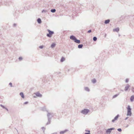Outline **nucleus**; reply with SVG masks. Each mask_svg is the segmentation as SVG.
I'll return each mask as SVG.
<instances>
[{
    "mask_svg": "<svg viewBox=\"0 0 134 134\" xmlns=\"http://www.w3.org/2000/svg\"><path fill=\"white\" fill-rule=\"evenodd\" d=\"M129 117H126V118H125V120H127V119H128V118Z\"/></svg>",
    "mask_w": 134,
    "mask_h": 134,
    "instance_id": "e433bc0d",
    "label": "nucleus"
},
{
    "mask_svg": "<svg viewBox=\"0 0 134 134\" xmlns=\"http://www.w3.org/2000/svg\"><path fill=\"white\" fill-rule=\"evenodd\" d=\"M51 11L52 13H54L55 12L56 10L55 9H52L51 10Z\"/></svg>",
    "mask_w": 134,
    "mask_h": 134,
    "instance_id": "412c9836",
    "label": "nucleus"
},
{
    "mask_svg": "<svg viewBox=\"0 0 134 134\" xmlns=\"http://www.w3.org/2000/svg\"><path fill=\"white\" fill-rule=\"evenodd\" d=\"M128 81H129V79H126V81H125L127 83V82H128Z\"/></svg>",
    "mask_w": 134,
    "mask_h": 134,
    "instance_id": "c756f323",
    "label": "nucleus"
},
{
    "mask_svg": "<svg viewBox=\"0 0 134 134\" xmlns=\"http://www.w3.org/2000/svg\"><path fill=\"white\" fill-rule=\"evenodd\" d=\"M114 130H115V128H112L106 130V132L108 134H110L111 133V131Z\"/></svg>",
    "mask_w": 134,
    "mask_h": 134,
    "instance_id": "39448f33",
    "label": "nucleus"
},
{
    "mask_svg": "<svg viewBox=\"0 0 134 134\" xmlns=\"http://www.w3.org/2000/svg\"><path fill=\"white\" fill-rule=\"evenodd\" d=\"M55 46V44L54 43H53L51 46V47L52 48H54Z\"/></svg>",
    "mask_w": 134,
    "mask_h": 134,
    "instance_id": "a211bd4d",
    "label": "nucleus"
},
{
    "mask_svg": "<svg viewBox=\"0 0 134 134\" xmlns=\"http://www.w3.org/2000/svg\"><path fill=\"white\" fill-rule=\"evenodd\" d=\"M68 131V130H65L64 131H60V134H63L64 133H65V132H66L67 131Z\"/></svg>",
    "mask_w": 134,
    "mask_h": 134,
    "instance_id": "9b49d317",
    "label": "nucleus"
},
{
    "mask_svg": "<svg viewBox=\"0 0 134 134\" xmlns=\"http://www.w3.org/2000/svg\"><path fill=\"white\" fill-rule=\"evenodd\" d=\"M52 134H57V132H54L53 133H52Z\"/></svg>",
    "mask_w": 134,
    "mask_h": 134,
    "instance_id": "a19ab883",
    "label": "nucleus"
},
{
    "mask_svg": "<svg viewBox=\"0 0 134 134\" xmlns=\"http://www.w3.org/2000/svg\"><path fill=\"white\" fill-rule=\"evenodd\" d=\"M97 38L96 37H93V40L94 41H96L97 40Z\"/></svg>",
    "mask_w": 134,
    "mask_h": 134,
    "instance_id": "b1692460",
    "label": "nucleus"
},
{
    "mask_svg": "<svg viewBox=\"0 0 134 134\" xmlns=\"http://www.w3.org/2000/svg\"><path fill=\"white\" fill-rule=\"evenodd\" d=\"M84 134H90V132L85 133Z\"/></svg>",
    "mask_w": 134,
    "mask_h": 134,
    "instance_id": "4c0bfd02",
    "label": "nucleus"
},
{
    "mask_svg": "<svg viewBox=\"0 0 134 134\" xmlns=\"http://www.w3.org/2000/svg\"><path fill=\"white\" fill-rule=\"evenodd\" d=\"M83 45L82 44H80L78 45V48H82L83 47Z\"/></svg>",
    "mask_w": 134,
    "mask_h": 134,
    "instance_id": "6ab92c4d",
    "label": "nucleus"
},
{
    "mask_svg": "<svg viewBox=\"0 0 134 134\" xmlns=\"http://www.w3.org/2000/svg\"><path fill=\"white\" fill-rule=\"evenodd\" d=\"M65 60V58L63 57H62L61 59V60H60V61L61 62H63L64 61V60Z\"/></svg>",
    "mask_w": 134,
    "mask_h": 134,
    "instance_id": "5701e85b",
    "label": "nucleus"
},
{
    "mask_svg": "<svg viewBox=\"0 0 134 134\" xmlns=\"http://www.w3.org/2000/svg\"><path fill=\"white\" fill-rule=\"evenodd\" d=\"M23 58L21 57H20L19 58V59L20 60H21Z\"/></svg>",
    "mask_w": 134,
    "mask_h": 134,
    "instance_id": "cd10ccee",
    "label": "nucleus"
},
{
    "mask_svg": "<svg viewBox=\"0 0 134 134\" xmlns=\"http://www.w3.org/2000/svg\"><path fill=\"white\" fill-rule=\"evenodd\" d=\"M119 94H120L119 93L118 94H115V95H114L113 96V98H115L117 97Z\"/></svg>",
    "mask_w": 134,
    "mask_h": 134,
    "instance_id": "aec40b11",
    "label": "nucleus"
},
{
    "mask_svg": "<svg viewBox=\"0 0 134 134\" xmlns=\"http://www.w3.org/2000/svg\"><path fill=\"white\" fill-rule=\"evenodd\" d=\"M130 87V86L129 84H127L126 85L125 87V91H126L128 90L129 88Z\"/></svg>",
    "mask_w": 134,
    "mask_h": 134,
    "instance_id": "1a4fd4ad",
    "label": "nucleus"
},
{
    "mask_svg": "<svg viewBox=\"0 0 134 134\" xmlns=\"http://www.w3.org/2000/svg\"><path fill=\"white\" fill-rule=\"evenodd\" d=\"M43 46H39V47L41 49H42L43 48Z\"/></svg>",
    "mask_w": 134,
    "mask_h": 134,
    "instance_id": "c85d7f7f",
    "label": "nucleus"
},
{
    "mask_svg": "<svg viewBox=\"0 0 134 134\" xmlns=\"http://www.w3.org/2000/svg\"><path fill=\"white\" fill-rule=\"evenodd\" d=\"M0 106L4 109L5 108V107L2 104H1Z\"/></svg>",
    "mask_w": 134,
    "mask_h": 134,
    "instance_id": "bb28decb",
    "label": "nucleus"
},
{
    "mask_svg": "<svg viewBox=\"0 0 134 134\" xmlns=\"http://www.w3.org/2000/svg\"><path fill=\"white\" fill-rule=\"evenodd\" d=\"M9 85H10L11 87H12V83L11 82H10L9 83Z\"/></svg>",
    "mask_w": 134,
    "mask_h": 134,
    "instance_id": "7c9ffc66",
    "label": "nucleus"
},
{
    "mask_svg": "<svg viewBox=\"0 0 134 134\" xmlns=\"http://www.w3.org/2000/svg\"><path fill=\"white\" fill-rule=\"evenodd\" d=\"M37 21L39 24H41L42 22L40 18H38L37 20Z\"/></svg>",
    "mask_w": 134,
    "mask_h": 134,
    "instance_id": "4468645a",
    "label": "nucleus"
},
{
    "mask_svg": "<svg viewBox=\"0 0 134 134\" xmlns=\"http://www.w3.org/2000/svg\"><path fill=\"white\" fill-rule=\"evenodd\" d=\"M129 126V125H127L126 127V128L127 127Z\"/></svg>",
    "mask_w": 134,
    "mask_h": 134,
    "instance_id": "79ce46f5",
    "label": "nucleus"
},
{
    "mask_svg": "<svg viewBox=\"0 0 134 134\" xmlns=\"http://www.w3.org/2000/svg\"><path fill=\"white\" fill-rule=\"evenodd\" d=\"M16 24H13V26L14 27H15L16 26Z\"/></svg>",
    "mask_w": 134,
    "mask_h": 134,
    "instance_id": "f704fd0d",
    "label": "nucleus"
},
{
    "mask_svg": "<svg viewBox=\"0 0 134 134\" xmlns=\"http://www.w3.org/2000/svg\"><path fill=\"white\" fill-rule=\"evenodd\" d=\"M28 103V102H25L24 103V104H27Z\"/></svg>",
    "mask_w": 134,
    "mask_h": 134,
    "instance_id": "c9c22d12",
    "label": "nucleus"
},
{
    "mask_svg": "<svg viewBox=\"0 0 134 134\" xmlns=\"http://www.w3.org/2000/svg\"><path fill=\"white\" fill-rule=\"evenodd\" d=\"M119 114L117 115L114 118V119L112 120V121L113 122H114L115 120H117L118 118L119 117Z\"/></svg>",
    "mask_w": 134,
    "mask_h": 134,
    "instance_id": "423d86ee",
    "label": "nucleus"
},
{
    "mask_svg": "<svg viewBox=\"0 0 134 134\" xmlns=\"http://www.w3.org/2000/svg\"><path fill=\"white\" fill-rule=\"evenodd\" d=\"M4 109H5L7 111H8V110L7 108H5Z\"/></svg>",
    "mask_w": 134,
    "mask_h": 134,
    "instance_id": "58836bf2",
    "label": "nucleus"
},
{
    "mask_svg": "<svg viewBox=\"0 0 134 134\" xmlns=\"http://www.w3.org/2000/svg\"><path fill=\"white\" fill-rule=\"evenodd\" d=\"M119 30V28H116L114 29H113L114 31H116V32H118Z\"/></svg>",
    "mask_w": 134,
    "mask_h": 134,
    "instance_id": "2eb2a0df",
    "label": "nucleus"
},
{
    "mask_svg": "<svg viewBox=\"0 0 134 134\" xmlns=\"http://www.w3.org/2000/svg\"><path fill=\"white\" fill-rule=\"evenodd\" d=\"M90 111V110L88 109H84L81 111V113L85 115H87Z\"/></svg>",
    "mask_w": 134,
    "mask_h": 134,
    "instance_id": "7ed1b4c3",
    "label": "nucleus"
},
{
    "mask_svg": "<svg viewBox=\"0 0 134 134\" xmlns=\"http://www.w3.org/2000/svg\"><path fill=\"white\" fill-rule=\"evenodd\" d=\"M74 42L75 43H78V44H79V43H80V40H77L76 39V38Z\"/></svg>",
    "mask_w": 134,
    "mask_h": 134,
    "instance_id": "f8f14e48",
    "label": "nucleus"
},
{
    "mask_svg": "<svg viewBox=\"0 0 134 134\" xmlns=\"http://www.w3.org/2000/svg\"><path fill=\"white\" fill-rule=\"evenodd\" d=\"M118 131L119 132H121L122 131L121 129L120 128H119L117 129Z\"/></svg>",
    "mask_w": 134,
    "mask_h": 134,
    "instance_id": "a878e982",
    "label": "nucleus"
},
{
    "mask_svg": "<svg viewBox=\"0 0 134 134\" xmlns=\"http://www.w3.org/2000/svg\"><path fill=\"white\" fill-rule=\"evenodd\" d=\"M91 32V30H89L87 32H88V33H90V32Z\"/></svg>",
    "mask_w": 134,
    "mask_h": 134,
    "instance_id": "72a5a7b5",
    "label": "nucleus"
},
{
    "mask_svg": "<svg viewBox=\"0 0 134 134\" xmlns=\"http://www.w3.org/2000/svg\"><path fill=\"white\" fill-rule=\"evenodd\" d=\"M46 10H42V13H43V12H46Z\"/></svg>",
    "mask_w": 134,
    "mask_h": 134,
    "instance_id": "2f4dec72",
    "label": "nucleus"
},
{
    "mask_svg": "<svg viewBox=\"0 0 134 134\" xmlns=\"http://www.w3.org/2000/svg\"><path fill=\"white\" fill-rule=\"evenodd\" d=\"M92 82L93 83H95L96 82V80L95 79H93L92 80Z\"/></svg>",
    "mask_w": 134,
    "mask_h": 134,
    "instance_id": "4be33fe9",
    "label": "nucleus"
},
{
    "mask_svg": "<svg viewBox=\"0 0 134 134\" xmlns=\"http://www.w3.org/2000/svg\"><path fill=\"white\" fill-rule=\"evenodd\" d=\"M70 38L74 41L75 40L76 38L73 35H71L70 36Z\"/></svg>",
    "mask_w": 134,
    "mask_h": 134,
    "instance_id": "6e6552de",
    "label": "nucleus"
},
{
    "mask_svg": "<svg viewBox=\"0 0 134 134\" xmlns=\"http://www.w3.org/2000/svg\"><path fill=\"white\" fill-rule=\"evenodd\" d=\"M110 22V20L109 19H108L107 20H105L104 23L105 24H108L109 22Z\"/></svg>",
    "mask_w": 134,
    "mask_h": 134,
    "instance_id": "dca6fc26",
    "label": "nucleus"
},
{
    "mask_svg": "<svg viewBox=\"0 0 134 134\" xmlns=\"http://www.w3.org/2000/svg\"><path fill=\"white\" fill-rule=\"evenodd\" d=\"M85 131H86V132H90V130H85Z\"/></svg>",
    "mask_w": 134,
    "mask_h": 134,
    "instance_id": "473e14b6",
    "label": "nucleus"
},
{
    "mask_svg": "<svg viewBox=\"0 0 134 134\" xmlns=\"http://www.w3.org/2000/svg\"><path fill=\"white\" fill-rule=\"evenodd\" d=\"M127 115L131 116L132 115V113L131 111V109L130 108V106L128 105L127 106Z\"/></svg>",
    "mask_w": 134,
    "mask_h": 134,
    "instance_id": "f03ea898",
    "label": "nucleus"
},
{
    "mask_svg": "<svg viewBox=\"0 0 134 134\" xmlns=\"http://www.w3.org/2000/svg\"><path fill=\"white\" fill-rule=\"evenodd\" d=\"M84 90L86 91L87 92H89L90 91V90L89 88L87 87H85L84 88Z\"/></svg>",
    "mask_w": 134,
    "mask_h": 134,
    "instance_id": "ddd939ff",
    "label": "nucleus"
},
{
    "mask_svg": "<svg viewBox=\"0 0 134 134\" xmlns=\"http://www.w3.org/2000/svg\"><path fill=\"white\" fill-rule=\"evenodd\" d=\"M130 100L131 102H133L134 100V95H132L131 97Z\"/></svg>",
    "mask_w": 134,
    "mask_h": 134,
    "instance_id": "9d476101",
    "label": "nucleus"
},
{
    "mask_svg": "<svg viewBox=\"0 0 134 134\" xmlns=\"http://www.w3.org/2000/svg\"><path fill=\"white\" fill-rule=\"evenodd\" d=\"M42 130H43V132H44V130L46 129L44 127H42Z\"/></svg>",
    "mask_w": 134,
    "mask_h": 134,
    "instance_id": "393cba45",
    "label": "nucleus"
},
{
    "mask_svg": "<svg viewBox=\"0 0 134 134\" xmlns=\"http://www.w3.org/2000/svg\"><path fill=\"white\" fill-rule=\"evenodd\" d=\"M46 110V109L45 108H44L42 110L43 111H44Z\"/></svg>",
    "mask_w": 134,
    "mask_h": 134,
    "instance_id": "ea45409f",
    "label": "nucleus"
},
{
    "mask_svg": "<svg viewBox=\"0 0 134 134\" xmlns=\"http://www.w3.org/2000/svg\"><path fill=\"white\" fill-rule=\"evenodd\" d=\"M121 91H123V90H121Z\"/></svg>",
    "mask_w": 134,
    "mask_h": 134,
    "instance_id": "37998d69",
    "label": "nucleus"
},
{
    "mask_svg": "<svg viewBox=\"0 0 134 134\" xmlns=\"http://www.w3.org/2000/svg\"><path fill=\"white\" fill-rule=\"evenodd\" d=\"M47 31L48 32L49 34H47V36L49 37H52V35L54 34V32L53 31H50L49 29H48Z\"/></svg>",
    "mask_w": 134,
    "mask_h": 134,
    "instance_id": "20e7f679",
    "label": "nucleus"
},
{
    "mask_svg": "<svg viewBox=\"0 0 134 134\" xmlns=\"http://www.w3.org/2000/svg\"><path fill=\"white\" fill-rule=\"evenodd\" d=\"M52 114L48 112L47 114V116L48 118V121L46 124V125H48L50 124L51 118L53 116L52 115Z\"/></svg>",
    "mask_w": 134,
    "mask_h": 134,
    "instance_id": "f257e3e1",
    "label": "nucleus"
},
{
    "mask_svg": "<svg viewBox=\"0 0 134 134\" xmlns=\"http://www.w3.org/2000/svg\"><path fill=\"white\" fill-rule=\"evenodd\" d=\"M20 95L22 98H24V96L23 92H20Z\"/></svg>",
    "mask_w": 134,
    "mask_h": 134,
    "instance_id": "f3484780",
    "label": "nucleus"
},
{
    "mask_svg": "<svg viewBox=\"0 0 134 134\" xmlns=\"http://www.w3.org/2000/svg\"><path fill=\"white\" fill-rule=\"evenodd\" d=\"M35 94L37 97H42V95L38 92H37L35 93Z\"/></svg>",
    "mask_w": 134,
    "mask_h": 134,
    "instance_id": "0eeeda50",
    "label": "nucleus"
}]
</instances>
